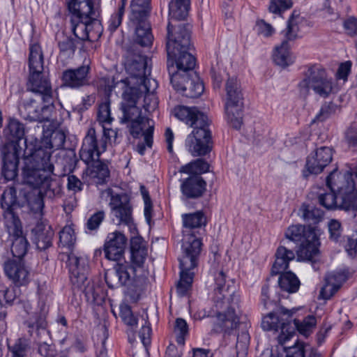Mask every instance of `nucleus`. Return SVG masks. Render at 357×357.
Segmentation results:
<instances>
[{
  "instance_id": "de8ad7c7",
  "label": "nucleus",
  "mask_w": 357,
  "mask_h": 357,
  "mask_svg": "<svg viewBox=\"0 0 357 357\" xmlns=\"http://www.w3.org/2000/svg\"><path fill=\"white\" fill-rule=\"evenodd\" d=\"M316 319L314 316H307L301 323L298 320H294V330L296 328L301 333L307 336L316 325Z\"/></svg>"
},
{
  "instance_id": "5701e85b",
  "label": "nucleus",
  "mask_w": 357,
  "mask_h": 357,
  "mask_svg": "<svg viewBox=\"0 0 357 357\" xmlns=\"http://www.w3.org/2000/svg\"><path fill=\"white\" fill-rule=\"evenodd\" d=\"M109 206L119 223H124L130 228L133 225L132 208L126 195L112 194Z\"/></svg>"
},
{
  "instance_id": "4be33fe9",
  "label": "nucleus",
  "mask_w": 357,
  "mask_h": 357,
  "mask_svg": "<svg viewBox=\"0 0 357 357\" xmlns=\"http://www.w3.org/2000/svg\"><path fill=\"white\" fill-rule=\"evenodd\" d=\"M127 245V238L119 231L109 233L104 244V252L107 259L112 261L120 260L125 252Z\"/></svg>"
},
{
  "instance_id": "2eb2a0df",
  "label": "nucleus",
  "mask_w": 357,
  "mask_h": 357,
  "mask_svg": "<svg viewBox=\"0 0 357 357\" xmlns=\"http://www.w3.org/2000/svg\"><path fill=\"white\" fill-rule=\"evenodd\" d=\"M170 82L175 90L187 98H196L204 92L203 82L195 72L188 74L173 73Z\"/></svg>"
},
{
  "instance_id": "338daca9",
  "label": "nucleus",
  "mask_w": 357,
  "mask_h": 357,
  "mask_svg": "<svg viewBox=\"0 0 357 357\" xmlns=\"http://www.w3.org/2000/svg\"><path fill=\"white\" fill-rule=\"evenodd\" d=\"M286 357H305L303 344L296 341L294 346L287 348Z\"/></svg>"
},
{
  "instance_id": "680f3d73",
  "label": "nucleus",
  "mask_w": 357,
  "mask_h": 357,
  "mask_svg": "<svg viewBox=\"0 0 357 357\" xmlns=\"http://www.w3.org/2000/svg\"><path fill=\"white\" fill-rule=\"evenodd\" d=\"M124 12L123 6H119L118 11L111 16L108 26V29L111 32L115 31L121 25Z\"/></svg>"
},
{
  "instance_id": "0e129e2a",
  "label": "nucleus",
  "mask_w": 357,
  "mask_h": 357,
  "mask_svg": "<svg viewBox=\"0 0 357 357\" xmlns=\"http://www.w3.org/2000/svg\"><path fill=\"white\" fill-rule=\"evenodd\" d=\"M38 352L43 357H56L57 354L55 346L45 342L38 343Z\"/></svg>"
},
{
  "instance_id": "72a5a7b5",
  "label": "nucleus",
  "mask_w": 357,
  "mask_h": 357,
  "mask_svg": "<svg viewBox=\"0 0 357 357\" xmlns=\"http://www.w3.org/2000/svg\"><path fill=\"white\" fill-rule=\"evenodd\" d=\"M275 256V260L271 269L273 275L284 272L289 268V262L295 259V253L284 245L278 248Z\"/></svg>"
},
{
  "instance_id": "37998d69",
  "label": "nucleus",
  "mask_w": 357,
  "mask_h": 357,
  "mask_svg": "<svg viewBox=\"0 0 357 357\" xmlns=\"http://www.w3.org/2000/svg\"><path fill=\"white\" fill-rule=\"evenodd\" d=\"M209 170V164L202 158L196 159L181 167L179 172L192 175L200 176Z\"/></svg>"
},
{
  "instance_id": "13d9d810",
  "label": "nucleus",
  "mask_w": 357,
  "mask_h": 357,
  "mask_svg": "<svg viewBox=\"0 0 357 357\" xmlns=\"http://www.w3.org/2000/svg\"><path fill=\"white\" fill-rule=\"evenodd\" d=\"M342 26L344 33L349 37L357 36V18L354 16H349L344 19Z\"/></svg>"
},
{
  "instance_id": "6e6d98bb",
  "label": "nucleus",
  "mask_w": 357,
  "mask_h": 357,
  "mask_svg": "<svg viewBox=\"0 0 357 357\" xmlns=\"http://www.w3.org/2000/svg\"><path fill=\"white\" fill-rule=\"evenodd\" d=\"M19 287L15 285V287L0 290V300L3 298L6 303L13 304L20 294Z\"/></svg>"
},
{
  "instance_id": "aec40b11",
  "label": "nucleus",
  "mask_w": 357,
  "mask_h": 357,
  "mask_svg": "<svg viewBox=\"0 0 357 357\" xmlns=\"http://www.w3.org/2000/svg\"><path fill=\"white\" fill-rule=\"evenodd\" d=\"M70 15L71 30L73 33L74 38L79 40L81 43L84 40H87L89 34L87 33V29H89V22L91 19L94 17V8L88 9L85 5L83 6L82 10H77L75 11L68 10Z\"/></svg>"
},
{
  "instance_id": "4468645a",
  "label": "nucleus",
  "mask_w": 357,
  "mask_h": 357,
  "mask_svg": "<svg viewBox=\"0 0 357 357\" xmlns=\"http://www.w3.org/2000/svg\"><path fill=\"white\" fill-rule=\"evenodd\" d=\"M22 148L16 144L0 146L1 174L7 181L15 180L18 175V165Z\"/></svg>"
},
{
  "instance_id": "a211bd4d",
  "label": "nucleus",
  "mask_w": 357,
  "mask_h": 357,
  "mask_svg": "<svg viewBox=\"0 0 357 357\" xmlns=\"http://www.w3.org/2000/svg\"><path fill=\"white\" fill-rule=\"evenodd\" d=\"M54 109L53 102H43V105H40L37 100L29 98L20 105L19 110L20 115L24 119L43 122L50 120Z\"/></svg>"
},
{
  "instance_id": "bb28decb",
  "label": "nucleus",
  "mask_w": 357,
  "mask_h": 357,
  "mask_svg": "<svg viewBox=\"0 0 357 357\" xmlns=\"http://www.w3.org/2000/svg\"><path fill=\"white\" fill-rule=\"evenodd\" d=\"M128 26L134 31L133 39L135 43L142 47H149L153 41V36L149 19L129 20Z\"/></svg>"
},
{
  "instance_id": "f704fd0d",
  "label": "nucleus",
  "mask_w": 357,
  "mask_h": 357,
  "mask_svg": "<svg viewBox=\"0 0 357 357\" xmlns=\"http://www.w3.org/2000/svg\"><path fill=\"white\" fill-rule=\"evenodd\" d=\"M151 10V0H131L129 20H148Z\"/></svg>"
},
{
  "instance_id": "9d476101",
  "label": "nucleus",
  "mask_w": 357,
  "mask_h": 357,
  "mask_svg": "<svg viewBox=\"0 0 357 357\" xmlns=\"http://www.w3.org/2000/svg\"><path fill=\"white\" fill-rule=\"evenodd\" d=\"M300 92L308 95L310 90L321 98L328 97L333 89V82L326 69L319 64L308 66L298 83Z\"/></svg>"
},
{
  "instance_id": "603ef678",
  "label": "nucleus",
  "mask_w": 357,
  "mask_h": 357,
  "mask_svg": "<svg viewBox=\"0 0 357 357\" xmlns=\"http://www.w3.org/2000/svg\"><path fill=\"white\" fill-rule=\"evenodd\" d=\"M174 332L176 334V342L179 344H183L185 337L188 334V326L185 319L177 318L175 321Z\"/></svg>"
},
{
  "instance_id": "09e8293b",
  "label": "nucleus",
  "mask_w": 357,
  "mask_h": 357,
  "mask_svg": "<svg viewBox=\"0 0 357 357\" xmlns=\"http://www.w3.org/2000/svg\"><path fill=\"white\" fill-rule=\"evenodd\" d=\"M66 141V135L64 132L61 130H55L52 132L50 136L48 144L49 148L45 147V149L50 151L51 149H61Z\"/></svg>"
},
{
  "instance_id": "1a4fd4ad",
  "label": "nucleus",
  "mask_w": 357,
  "mask_h": 357,
  "mask_svg": "<svg viewBox=\"0 0 357 357\" xmlns=\"http://www.w3.org/2000/svg\"><path fill=\"white\" fill-rule=\"evenodd\" d=\"M284 244L294 243L298 260L311 261L317 255L318 238L314 229L303 225H291L284 231Z\"/></svg>"
},
{
  "instance_id": "a18cd8bd",
  "label": "nucleus",
  "mask_w": 357,
  "mask_h": 357,
  "mask_svg": "<svg viewBox=\"0 0 357 357\" xmlns=\"http://www.w3.org/2000/svg\"><path fill=\"white\" fill-rule=\"evenodd\" d=\"M59 157L64 172H73L78 162L75 151L73 149L62 151L59 153Z\"/></svg>"
},
{
  "instance_id": "58836bf2",
  "label": "nucleus",
  "mask_w": 357,
  "mask_h": 357,
  "mask_svg": "<svg viewBox=\"0 0 357 357\" xmlns=\"http://www.w3.org/2000/svg\"><path fill=\"white\" fill-rule=\"evenodd\" d=\"M273 61L276 65L283 68L293 63L289 53V45L287 40H283L280 46L275 47Z\"/></svg>"
},
{
  "instance_id": "864d4df0",
  "label": "nucleus",
  "mask_w": 357,
  "mask_h": 357,
  "mask_svg": "<svg viewBox=\"0 0 357 357\" xmlns=\"http://www.w3.org/2000/svg\"><path fill=\"white\" fill-rule=\"evenodd\" d=\"M120 317L124 324L130 327H135L137 325V319L133 314L130 307L128 305L121 306Z\"/></svg>"
},
{
  "instance_id": "f8f14e48",
  "label": "nucleus",
  "mask_w": 357,
  "mask_h": 357,
  "mask_svg": "<svg viewBox=\"0 0 357 357\" xmlns=\"http://www.w3.org/2000/svg\"><path fill=\"white\" fill-rule=\"evenodd\" d=\"M147 59L146 56L139 52L128 51L126 58L125 68L130 77L126 78L123 82L127 85H131L130 86H138L139 84H147L148 80H154L149 78L151 70L147 68Z\"/></svg>"
},
{
  "instance_id": "c756f323",
  "label": "nucleus",
  "mask_w": 357,
  "mask_h": 357,
  "mask_svg": "<svg viewBox=\"0 0 357 357\" xmlns=\"http://www.w3.org/2000/svg\"><path fill=\"white\" fill-rule=\"evenodd\" d=\"M183 235L201 236L200 229L206 225V218L202 211L182 215Z\"/></svg>"
},
{
  "instance_id": "774afa93",
  "label": "nucleus",
  "mask_w": 357,
  "mask_h": 357,
  "mask_svg": "<svg viewBox=\"0 0 357 357\" xmlns=\"http://www.w3.org/2000/svg\"><path fill=\"white\" fill-rule=\"evenodd\" d=\"M345 139L347 143L352 146L357 147V123H352L345 132Z\"/></svg>"
},
{
  "instance_id": "b1692460",
  "label": "nucleus",
  "mask_w": 357,
  "mask_h": 357,
  "mask_svg": "<svg viewBox=\"0 0 357 357\" xmlns=\"http://www.w3.org/2000/svg\"><path fill=\"white\" fill-rule=\"evenodd\" d=\"M6 276L15 286H25L30 282V273L23 260L9 259L4 264Z\"/></svg>"
},
{
  "instance_id": "79ce46f5",
  "label": "nucleus",
  "mask_w": 357,
  "mask_h": 357,
  "mask_svg": "<svg viewBox=\"0 0 357 357\" xmlns=\"http://www.w3.org/2000/svg\"><path fill=\"white\" fill-rule=\"evenodd\" d=\"M299 214L304 221L317 224L322 220L324 212L314 206L303 204L299 209Z\"/></svg>"
},
{
  "instance_id": "ea45409f",
  "label": "nucleus",
  "mask_w": 357,
  "mask_h": 357,
  "mask_svg": "<svg viewBox=\"0 0 357 357\" xmlns=\"http://www.w3.org/2000/svg\"><path fill=\"white\" fill-rule=\"evenodd\" d=\"M301 22V18L298 14L294 12L289 17L286 29L282 31L284 36V40L289 43V41L295 40L298 38V33L300 31L299 24Z\"/></svg>"
},
{
  "instance_id": "c9c22d12",
  "label": "nucleus",
  "mask_w": 357,
  "mask_h": 357,
  "mask_svg": "<svg viewBox=\"0 0 357 357\" xmlns=\"http://www.w3.org/2000/svg\"><path fill=\"white\" fill-rule=\"evenodd\" d=\"M57 45L59 49V54L66 58L72 57L80 43L71 36H67L64 32L56 34Z\"/></svg>"
},
{
  "instance_id": "f3484780",
  "label": "nucleus",
  "mask_w": 357,
  "mask_h": 357,
  "mask_svg": "<svg viewBox=\"0 0 357 357\" xmlns=\"http://www.w3.org/2000/svg\"><path fill=\"white\" fill-rule=\"evenodd\" d=\"M201 236L183 235L182 254L179 257V266L195 268L202 251Z\"/></svg>"
},
{
  "instance_id": "f03ea898",
  "label": "nucleus",
  "mask_w": 357,
  "mask_h": 357,
  "mask_svg": "<svg viewBox=\"0 0 357 357\" xmlns=\"http://www.w3.org/2000/svg\"><path fill=\"white\" fill-rule=\"evenodd\" d=\"M190 0H171L169 3L170 21L167 25L166 50L167 53V69L171 76L173 73L188 74L195 72L196 60L189 52L191 47V25L182 24L177 26L173 33L172 20H183L188 15Z\"/></svg>"
},
{
  "instance_id": "c85d7f7f",
  "label": "nucleus",
  "mask_w": 357,
  "mask_h": 357,
  "mask_svg": "<svg viewBox=\"0 0 357 357\" xmlns=\"http://www.w3.org/2000/svg\"><path fill=\"white\" fill-rule=\"evenodd\" d=\"M32 241L40 250H45L52 245L54 231L43 222H38L31 230Z\"/></svg>"
},
{
  "instance_id": "c03bdc74",
  "label": "nucleus",
  "mask_w": 357,
  "mask_h": 357,
  "mask_svg": "<svg viewBox=\"0 0 357 357\" xmlns=\"http://www.w3.org/2000/svg\"><path fill=\"white\" fill-rule=\"evenodd\" d=\"M98 15L99 13L98 10L94 8V15H91L94 17L93 19H91L88 26L89 27L87 29V33L89 34L87 40L89 41L98 40L101 37L103 32L102 25L100 21L98 19Z\"/></svg>"
},
{
  "instance_id": "5fc2aeb1",
  "label": "nucleus",
  "mask_w": 357,
  "mask_h": 357,
  "mask_svg": "<svg viewBox=\"0 0 357 357\" xmlns=\"http://www.w3.org/2000/svg\"><path fill=\"white\" fill-rule=\"evenodd\" d=\"M98 119L102 123L110 124L113 118L111 116L110 102L107 100L99 105Z\"/></svg>"
},
{
  "instance_id": "7c9ffc66",
  "label": "nucleus",
  "mask_w": 357,
  "mask_h": 357,
  "mask_svg": "<svg viewBox=\"0 0 357 357\" xmlns=\"http://www.w3.org/2000/svg\"><path fill=\"white\" fill-rule=\"evenodd\" d=\"M337 175V169H334L326 177V185L329 188L330 192L320 194L319 195V202L327 210H336L342 207V203H339L335 194V183L333 180Z\"/></svg>"
},
{
  "instance_id": "423d86ee",
  "label": "nucleus",
  "mask_w": 357,
  "mask_h": 357,
  "mask_svg": "<svg viewBox=\"0 0 357 357\" xmlns=\"http://www.w3.org/2000/svg\"><path fill=\"white\" fill-rule=\"evenodd\" d=\"M60 257L66 264L73 286L82 289L88 301L99 304L102 301L99 294L100 288L96 287L88 278L89 273L88 258L77 256L71 252H63L60 255Z\"/></svg>"
},
{
  "instance_id": "8fccbe9b",
  "label": "nucleus",
  "mask_w": 357,
  "mask_h": 357,
  "mask_svg": "<svg viewBox=\"0 0 357 357\" xmlns=\"http://www.w3.org/2000/svg\"><path fill=\"white\" fill-rule=\"evenodd\" d=\"M76 238L73 228L65 226L59 233V242L63 247L70 248L75 242Z\"/></svg>"
},
{
  "instance_id": "cd10ccee",
  "label": "nucleus",
  "mask_w": 357,
  "mask_h": 357,
  "mask_svg": "<svg viewBox=\"0 0 357 357\" xmlns=\"http://www.w3.org/2000/svg\"><path fill=\"white\" fill-rule=\"evenodd\" d=\"M206 190V182L201 176L191 175L183 180L181 190L185 199L201 197Z\"/></svg>"
},
{
  "instance_id": "6ab92c4d",
  "label": "nucleus",
  "mask_w": 357,
  "mask_h": 357,
  "mask_svg": "<svg viewBox=\"0 0 357 357\" xmlns=\"http://www.w3.org/2000/svg\"><path fill=\"white\" fill-rule=\"evenodd\" d=\"M0 204L3 209L6 227L11 229L17 228L21 222L17 213L20 209V205L17 201V191L15 188H8L3 191Z\"/></svg>"
},
{
  "instance_id": "a878e982",
  "label": "nucleus",
  "mask_w": 357,
  "mask_h": 357,
  "mask_svg": "<svg viewBox=\"0 0 357 357\" xmlns=\"http://www.w3.org/2000/svg\"><path fill=\"white\" fill-rule=\"evenodd\" d=\"M90 67L83 65L77 68L67 69L62 73L63 84L72 89H79L90 83Z\"/></svg>"
},
{
  "instance_id": "4d7b16f0",
  "label": "nucleus",
  "mask_w": 357,
  "mask_h": 357,
  "mask_svg": "<svg viewBox=\"0 0 357 357\" xmlns=\"http://www.w3.org/2000/svg\"><path fill=\"white\" fill-rule=\"evenodd\" d=\"M141 194L144 202V217L149 225H151L152 218V203L147 189L142 185L140 187Z\"/></svg>"
},
{
  "instance_id": "dca6fc26",
  "label": "nucleus",
  "mask_w": 357,
  "mask_h": 357,
  "mask_svg": "<svg viewBox=\"0 0 357 357\" xmlns=\"http://www.w3.org/2000/svg\"><path fill=\"white\" fill-rule=\"evenodd\" d=\"M238 298L236 301L228 303L224 308H216V319L213 322L211 333H223L224 337L233 334L239 323V319L235 314V307L238 305Z\"/></svg>"
},
{
  "instance_id": "20e7f679",
  "label": "nucleus",
  "mask_w": 357,
  "mask_h": 357,
  "mask_svg": "<svg viewBox=\"0 0 357 357\" xmlns=\"http://www.w3.org/2000/svg\"><path fill=\"white\" fill-rule=\"evenodd\" d=\"M24 150L22 167V182L33 188L39 189L40 196L52 197L55 195L52 188L54 165L50 161L51 152L42 146L36 147L27 153Z\"/></svg>"
},
{
  "instance_id": "bf43d9fd",
  "label": "nucleus",
  "mask_w": 357,
  "mask_h": 357,
  "mask_svg": "<svg viewBox=\"0 0 357 357\" xmlns=\"http://www.w3.org/2000/svg\"><path fill=\"white\" fill-rule=\"evenodd\" d=\"M292 4L291 0H271L268 9L273 13L280 14L281 12L291 8Z\"/></svg>"
},
{
  "instance_id": "7ed1b4c3",
  "label": "nucleus",
  "mask_w": 357,
  "mask_h": 357,
  "mask_svg": "<svg viewBox=\"0 0 357 357\" xmlns=\"http://www.w3.org/2000/svg\"><path fill=\"white\" fill-rule=\"evenodd\" d=\"M131 264L127 262L117 263L112 270L105 273V282L110 289L121 287L139 295L147 282V272L144 268L147 256V249L142 237L130 239Z\"/></svg>"
},
{
  "instance_id": "49530a36",
  "label": "nucleus",
  "mask_w": 357,
  "mask_h": 357,
  "mask_svg": "<svg viewBox=\"0 0 357 357\" xmlns=\"http://www.w3.org/2000/svg\"><path fill=\"white\" fill-rule=\"evenodd\" d=\"M335 275L330 274L326 278V284L320 291L319 296L325 300L331 298L332 296L338 290L340 284H335Z\"/></svg>"
},
{
  "instance_id": "f257e3e1",
  "label": "nucleus",
  "mask_w": 357,
  "mask_h": 357,
  "mask_svg": "<svg viewBox=\"0 0 357 357\" xmlns=\"http://www.w3.org/2000/svg\"><path fill=\"white\" fill-rule=\"evenodd\" d=\"M158 86L155 80H148L147 84L138 86H128L123 93L121 102L122 117L120 123L127 124L130 135L135 139L143 136L146 146L151 148L155 123L153 120L142 114L139 104L144 98L143 108L147 113L153 112L158 107V98L154 93Z\"/></svg>"
},
{
  "instance_id": "ddd939ff",
  "label": "nucleus",
  "mask_w": 357,
  "mask_h": 357,
  "mask_svg": "<svg viewBox=\"0 0 357 357\" xmlns=\"http://www.w3.org/2000/svg\"><path fill=\"white\" fill-rule=\"evenodd\" d=\"M280 310L281 314L287 316L285 319L280 318L274 312H270L264 317L261 327L264 331H278L280 330L281 333L279 335V340L281 344H284L294 335V328L292 327L291 320L290 319L294 311L289 310L284 307H281Z\"/></svg>"
},
{
  "instance_id": "393cba45",
  "label": "nucleus",
  "mask_w": 357,
  "mask_h": 357,
  "mask_svg": "<svg viewBox=\"0 0 357 357\" xmlns=\"http://www.w3.org/2000/svg\"><path fill=\"white\" fill-rule=\"evenodd\" d=\"M332 159V149L327 146H321L307 156L305 167L309 173L318 174L323 172Z\"/></svg>"
},
{
  "instance_id": "0eeeda50",
  "label": "nucleus",
  "mask_w": 357,
  "mask_h": 357,
  "mask_svg": "<svg viewBox=\"0 0 357 357\" xmlns=\"http://www.w3.org/2000/svg\"><path fill=\"white\" fill-rule=\"evenodd\" d=\"M106 149V142H98L93 128H90L85 135L81 149L80 159L87 165L86 174L91 178L97 179L98 184H102L109 176V170L106 164L100 160V154Z\"/></svg>"
},
{
  "instance_id": "e2e57ef3",
  "label": "nucleus",
  "mask_w": 357,
  "mask_h": 357,
  "mask_svg": "<svg viewBox=\"0 0 357 357\" xmlns=\"http://www.w3.org/2000/svg\"><path fill=\"white\" fill-rule=\"evenodd\" d=\"M330 238L337 241L342 234L341 223L337 220H331L328 223Z\"/></svg>"
},
{
  "instance_id": "69168bd1",
  "label": "nucleus",
  "mask_w": 357,
  "mask_h": 357,
  "mask_svg": "<svg viewBox=\"0 0 357 357\" xmlns=\"http://www.w3.org/2000/svg\"><path fill=\"white\" fill-rule=\"evenodd\" d=\"M27 346L25 340L18 339L11 349L13 357H24Z\"/></svg>"
},
{
  "instance_id": "2f4dec72",
  "label": "nucleus",
  "mask_w": 357,
  "mask_h": 357,
  "mask_svg": "<svg viewBox=\"0 0 357 357\" xmlns=\"http://www.w3.org/2000/svg\"><path fill=\"white\" fill-rule=\"evenodd\" d=\"M6 228L10 236L12 237L11 252L14 259L22 260L27 252L29 242L22 235V223L20 222L17 228Z\"/></svg>"
},
{
  "instance_id": "6e6552de",
  "label": "nucleus",
  "mask_w": 357,
  "mask_h": 357,
  "mask_svg": "<svg viewBox=\"0 0 357 357\" xmlns=\"http://www.w3.org/2000/svg\"><path fill=\"white\" fill-rule=\"evenodd\" d=\"M27 89L38 96L42 102H52V89L50 80L44 74V57L38 43L31 44L29 55Z\"/></svg>"
},
{
  "instance_id": "39448f33",
  "label": "nucleus",
  "mask_w": 357,
  "mask_h": 357,
  "mask_svg": "<svg viewBox=\"0 0 357 357\" xmlns=\"http://www.w3.org/2000/svg\"><path fill=\"white\" fill-rule=\"evenodd\" d=\"M174 116L193 128L185 139V146L193 156L205 155L213 147L210 121L208 116L197 107L179 105L174 109Z\"/></svg>"
},
{
  "instance_id": "052dcab7",
  "label": "nucleus",
  "mask_w": 357,
  "mask_h": 357,
  "mask_svg": "<svg viewBox=\"0 0 357 357\" xmlns=\"http://www.w3.org/2000/svg\"><path fill=\"white\" fill-rule=\"evenodd\" d=\"M105 218L103 211H99L93 214L87 220L86 228L89 231L96 230Z\"/></svg>"
},
{
  "instance_id": "3c124183",
  "label": "nucleus",
  "mask_w": 357,
  "mask_h": 357,
  "mask_svg": "<svg viewBox=\"0 0 357 357\" xmlns=\"http://www.w3.org/2000/svg\"><path fill=\"white\" fill-rule=\"evenodd\" d=\"M250 342V335L248 332L243 331L236 337L237 357H245Z\"/></svg>"
},
{
  "instance_id": "473e14b6",
  "label": "nucleus",
  "mask_w": 357,
  "mask_h": 357,
  "mask_svg": "<svg viewBox=\"0 0 357 357\" xmlns=\"http://www.w3.org/2000/svg\"><path fill=\"white\" fill-rule=\"evenodd\" d=\"M3 135L8 141L6 144L20 145V142L24 139V124L17 119L9 118L3 130Z\"/></svg>"
},
{
  "instance_id": "9b49d317",
  "label": "nucleus",
  "mask_w": 357,
  "mask_h": 357,
  "mask_svg": "<svg viewBox=\"0 0 357 357\" xmlns=\"http://www.w3.org/2000/svg\"><path fill=\"white\" fill-rule=\"evenodd\" d=\"M225 112L229 125L240 129L243 123V97L241 84L236 77H229L225 84Z\"/></svg>"
},
{
  "instance_id": "412c9836",
  "label": "nucleus",
  "mask_w": 357,
  "mask_h": 357,
  "mask_svg": "<svg viewBox=\"0 0 357 357\" xmlns=\"http://www.w3.org/2000/svg\"><path fill=\"white\" fill-rule=\"evenodd\" d=\"M216 287L214 289L213 303L215 307L222 309L228 303L236 301L238 298L234 285L226 284V275L223 271H220L215 278Z\"/></svg>"
},
{
  "instance_id": "4c0bfd02",
  "label": "nucleus",
  "mask_w": 357,
  "mask_h": 357,
  "mask_svg": "<svg viewBox=\"0 0 357 357\" xmlns=\"http://www.w3.org/2000/svg\"><path fill=\"white\" fill-rule=\"evenodd\" d=\"M180 280L176 285V291L179 296H187L190 291L195 273L194 268L185 269L184 267L180 266Z\"/></svg>"
},
{
  "instance_id": "a19ab883",
  "label": "nucleus",
  "mask_w": 357,
  "mask_h": 357,
  "mask_svg": "<svg viewBox=\"0 0 357 357\" xmlns=\"http://www.w3.org/2000/svg\"><path fill=\"white\" fill-rule=\"evenodd\" d=\"M47 321L45 313L36 314L28 321V327L35 329L39 339L42 337L49 336V331L47 330Z\"/></svg>"
},
{
  "instance_id": "e433bc0d",
  "label": "nucleus",
  "mask_w": 357,
  "mask_h": 357,
  "mask_svg": "<svg viewBox=\"0 0 357 357\" xmlns=\"http://www.w3.org/2000/svg\"><path fill=\"white\" fill-rule=\"evenodd\" d=\"M280 274L278 284L282 291L290 294L298 291L301 282L294 273L291 271H284Z\"/></svg>"
}]
</instances>
